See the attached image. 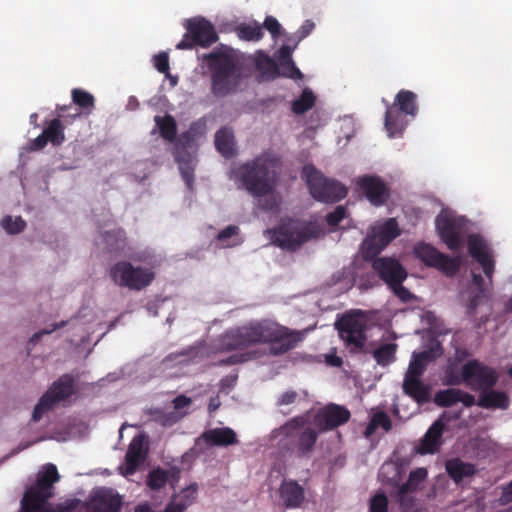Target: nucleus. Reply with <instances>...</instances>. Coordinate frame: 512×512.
I'll return each instance as SVG.
<instances>
[{
  "mask_svg": "<svg viewBox=\"0 0 512 512\" xmlns=\"http://www.w3.org/2000/svg\"><path fill=\"white\" fill-rule=\"evenodd\" d=\"M75 393V379L71 374H63L54 381L35 405L32 420L38 422L43 415L60 402L66 401Z\"/></svg>",
  "mask_w": 512,
  "mask_h": 512,
  "instance_id": "obj_8",
  "label": "nucleus"
},
{
  "mask_svg": "<svg viewBox=\"0 0 512 512\" xmlns=\"http://www.w3.org/2000/svg\"><path fill=\"white\" fill-rule=\"evenodd\" d=\"M372 268L378 274L379 278L388 286L395 282H404L407 278V271L402 264L394 258H375L372 261Z\"/></svg>",
  "mask_w": 512,
  "mask_h": 512,
  "instance_id": "obj_18",
  "label": "nucleus"
},
{
  "mask_svg": "<svg viewBox=\"0 0 512 512\" xmlns=\"http://www.w3.org/2000/svg\"><path fill=\"white\" fill-rule=\"evenodd\" d=\"M385 128L389 137L400 134L406 125L405 113L398 109L395 105H388L385 113Z\"/></svg>",
  "mask_w": 512,
  "mask_h": 512,
  "instance_id": "obj_27",
  "label": "nucleus"
},
{
  "mask_svg": "<svg viewBox=\"0 0 512 512\" xmlns=\"http://www.w3.org/2000/svg\"><path fill=\"white\" fill-rule=\"evenodd\" d=\"M433 359L431 351L414 353L405 376L420 378L425 371L426 364Z\"/></svg>",
  "mask_w": 512,
  "mask_h": 512,
  "instance_id": "obj_35",
  "label": "nucleus"
},
{
  "mask_svg": "<svg viewBox=\"0 0 512 512\" xmlns=\"http://www.w3.org/2000/svg\"><path fill=\"white\" fill-rule=\"evenodd\" d=\"M403 282L399 283H393L392 285H389V287L392 289L394 294L401 299L403 302H408L413 298V295L411 292L402 285Z\"/></svg>",
  "mask_w": 512,
  "mask_h": 512,
  "instance_id": "obj_55",
  "label": "nucleus"
},
{
  "mask_svg": "<svg viewBox=\"0 0 512 512\" xmlns=\"http://www.w3.org/2000/svg\"><path fill=\"white\" fill-rule=\"evenodd\" d=\"M500 500L502 504H508L512 502V481L503 488Z\"/></svg>",
  "mask_w": 512,
  "mask_h": 512,
  "instance_id": "obj_63",
  "label": "nucleus"
},
{
  "mask_svg": "<svg viewBox=\"0 0 512 512\" xmlns=\"http://www.w3.org/2000/svg\"><path fill=\"white\" fill-rule=\"evenodd\" d=\"M203 60L211 72V93L224 98L238 90L242 79L241 64L233 49L221 45L204 54Z\"/></svg>",
  "mask_w": 512,
  "mask_h": 512,
  "instance_id": "obj_3",
  "label": "nucleus"
},
{
  "mask_svg": "<svg viewBox=\"0 0 512 512\" xmlns=\"http://www.w3.org/2000/svg\"><path fill=\"white\" fill-rule=\"evenodd\" d=\"M306 331L291 330L269 319L250 321L226 330L218 339V351L244 350L257 344H270L273 355H282L301 343Z\"/></svg>",
  "mask_w": 512,
  "mask_h": 512,
  "instance_id": "obj_1",
  "label": "nucleus"
},
{
  "mask_svg": "<svg viewBox=\"0 0 512 512\" xmlns=\"http://www.w3.org/2000/svg\"><path fill=\"white\" fill-rule=\"evenodd\" d=\"M371 234L382 244L387 246L401 234L398 222L395 218L387 219L383 224L375 226Z\"/></svg>",
  "mask_w": 512,
  "mask_h": 512,
  "instance_id": "obj_26",
  "label": "nucleus"
},
{
  "mask_svg": "<svg viewBox=\"0 0 512 512\" xmlns=\"http://www.w3.org/2000/svg\"><path fill=\"white\" fill-rule=\"evenodd\" d=\"M71 97L73 103L80 107L87 115H89L95 108V98L86 90L81 88H74L71 91Z\"/></svg>",
  "mask_w": 512,
  "mask_h": 512,
  "instance_id": "obj_36",
  "label": "nucleus"
},
{
  "mask_svg": "<svg viewBox=\"0 0 512 512\" xmlns=\"http://www.w3.org/2000/svg\"><path fill=\"white\" fill-rule=\"evenodd\" d=\"M350 411L338 404H328L318 410L314 416V424L319 432L333 430L349 421Z\"/></svg>",
  "mask_w": 512,
  "mask_h": 512,
  "instance_id": "obj_16",
  "label": "nucleus"
},
{
  "mask_svg": "<svg viewBox=\"0 0 512 512\" xmlns=\"http://www.w3.org/2000/svg\"><path fill=\"white\" fill-rule=\"evenodd\" d=\"M396 350L395 343L382 344L373 351V358L379 365L386 366L395 360Z\"/></svg>",
  "mask_w": 512,
  "mask_h": 512,
  "instance_id": "obj_38",
  "label": "nucleus"
},
{
  "mask_svg": "<svg viewBox=\"0 0 512 512\" xmlns=\"http://www.w3.org/2000/svg\"><path fill=\"white\" fill-rule=\"evenodd\" d=\"M154 66L160 73L169 72V57L165 52H161L154 57Z\"/></svg>",
  "mask_w": 512,
  "mask_h": 512,
  "instance_id": "obj_56",
  "label": "nucleus"
},
{
  "mask_svg": "<svg viewBox=\"0 0 512 512\" xmlns=\"http://www.w3.org/2000/svg\"><path fill=\"white\" fill-rule=\"evenodd\" d=\"M174 408L179 410L183 409L191 404V399L185 395H179L173 400Z\"/></svg>",
  "mask_w": 512,
  "mask_h": 512,
  "instance_id": "obj_62",
  "label": "nucleus"
},
{
  "mask_svg": "<svg viewBox=\"0 0 512 512\" xmlns=\"http://www.w3.org/2000/svg\"><path fill=\"white\" fill-rule=\"evenodd\" d=\"M64 130L65 126L59 118L50 120L42 133L31 143V149L41 150L48 143H51L55 147L61 146L66 140Z\"/></svg>",
  "mask_w": 512,
  "mask_h": 512,
  "instance_id": "obj_21",
  "label": "nucleus"
},
{
  "mask_svg": "<svg viewBox=\"0 0 512 512\" xmlns=\"http://www.w3.org/2000/svg\"><path fill=\"white\" fill-rule=\"evenodd\" d=\"M272 243L276 246L295 251L304 243L319 238L323 230L315 222H302L300 220L285 218L280 224L268 230Z\"/></svg>",
  "mask_w": 512,
  "mask_h": 512,
  "instance_id": "obj_4",
  "label": "nucleus"
},
{
  "mask_svg": "<svg viewBox=\"0 0 512 512\" xmlns=\"http://www.w3.org/2000/svg\"><path fill=\"white\" fill-rule=\"evenodd\" d=\"M316 97L312 90L305 88L298 99L292 103V111L301 115L310 110L315 105Z\"/></svg>",
  "mask_w": 512,
  "mask_h": 512,
  "instance_id": "obj_39",
  "label": "nucleus"
},
{
  "mask_svg": "<svg viewBox=\"0 0 512 512\" xmlns=\"http://www.w3.org/2000/svg\"><path fill=\"white\" fill-rule=\"evenodd\" d=\"M264 28L269 31L272 38L276 39L281 35V25L273 16H267L263 23Z\"/></svg>",
  "mask_w": 512,
  "mask_h": 512,
  "instance_id": "obj_54",
  "label": "nucleus"
},
{
  "mask_svg": "<svg viewBox=\"0 0 512 512\" xmlns=\"http://www.w3.org/2000/svg\"><path fill=\"white\" fill-rule=\"evenodd\" d=\"M238 36L246 41H259L264 33L262 27L255 24H243L237 28Z\"/></svg>",
  "mask_w": 512,
  "mask_h": 512,
  "instance_id": "obj_43",
  "label": "nucleus"
},
{
  "mask_svg": "<svg viewBox=\"0 0 512 512\" xmlns=\"http://www.w3.org/2000/svg\"><path fill=\"white\" fill-rule=\"evenodd\" d=\"M345 216L346 208L339 205L332 212L326 215V222L330 227H335L345 218Z\"/></svg>",
  "mask_w": 512,
  "mask_h": 512,
  "instance_id": "obj_53",
  "label": "nucleus"
},
{
  "mask_svg": "<svg viewBox=\"0 0 512 512\" xmlns=\"http://www.w3.org/2000/svg\"><path fill=\"white\" fill-rule=\"evenodd\" d=\"M197 491L198 485L196 483L189 485L188 487L181 490L178 495V501L182 504H185V507L188 508L196 500Z\"/></svg>",
  "mask_w": 512,
  "mask_h": 512,
  "instance_id": "obj_49",
  "label": "nucleus"
},
{
  "mask_svg": "<svg viewBox=\"0 0 512 512\" xmlns=\"http://www.w3.org/2000/svg\"><path fill=\"white\" fill-rule=\"evenodd\" d=\"M185 28L186 33L176 45L179 50L193 49L196 46L208 48L219 39L213 24L203 17L188 19Z\"/></svg>",
  "mask_w": 512,
  "mask_h": 512,
  "instance_id": "obj_9",
  "label": "nucleus"
},
{
  "mask_svg": "<svg viewBox=\"0 0 512 512\" xmlns=\"http://www.w3.org/2000/svg\"><path fill=\"white\" fill-rule=\"evenodd\" d=\"M371 420L373 427H382L385 431H389L392 428V421L384 411L374 413Z\"/></svg>",
  "mask_w": 512,
  "mask_h": 512,
  "instance_id": "obj_52",
  "label": "nucleus"
},
{
  "mask_svg": "<svg viewBox=\"0 0 512 512\" xmlns=\"http://www.w3.org/2000/svg\"><path fill=\"white\" fill-rule=\"evenodd\" d=\"M315 28V23L311 20H306L297 30V32L287 38V42H295V46L299 44L304 38H306Z\"/></svg>",
  "mask_w": 512,
  "mask_h": 512,
  "instance_id": "obj_48",
  "label": "nucleus"
},
{
  "mask_svg": "<svg viewBox=\"0 0 512 512\" xmlns=\"http://www.w3.org/2000/svg\"><path fill=\"white\" fill-rule=\"evenodd\" d=\"M237 443V435L232 428H212L204 431L195 439L194 450L198 453H204L209 447H227Z\"/></svg>",
  "mask_w": 512,
  "mask_h": 512,
  "instance_id": "obj_15",
  "label": "nucleus"
},
{
  "mask_svg": "<svg viewBox=\"0 0 512 512\" xmlns=\"http://www.w3.org/2000/svg\"><path fill=\"white\" fill-rule=\"evenodd\" d=\"M281 158L264 152L232 171V178L255 198L273 194L280 180Z\"/></svg>",
  "mask_w": 512,
  "mask_h": 512,
  "instance_id": "obj_2",
  "label": "nucleus"
},
{
  "mask_svg": "<svg viewBox=\"0 0 512 512\" xmlns=\"http://www.w3.org/2000/svg\"><path fill=\"white\" fill-rule=\"evenodd\" d=\"M169 480L168 472L162 468L151 470L147 476L146 484L151 490H159L167 484Z\"/></svg>",
  "mask_w": 512,
  "mask_h": 512,
  "instance_id": "obj_41",
  "label": "nucleus"
},
{
  "mask_svg": "<svg viewBox=\"0 0 512 512\" xmlns=\"http://www.w3.org/2000/svg\"><path fill=\"white\" fill-rule=\"evenodd\" d=\"M369 512H388V498L384 492H378L371 498Z\"/></svg>",
  "mask_w": 512,
  "mask_h": 512,
  "instance_id": "obj_46",
  "label": "nucleus"
},
{
  "mask_svg": "<svg viewBox=\"0 0 512 512\" xmlns=\"http://www.w3.org/2000/svg\"><path fill=\"white\" fill-rule=\"evenodd\" d=\"M359 190L376 207L384 205L390 197V188L376 175H364L357 180Z\"/></svg>",
  "mask_w": 512,
  "mask_h": 512,
  "instance_id": "obj_17",
  "label": "nucleus"
},
{
  "mask_svg": "<svg viewBox=\"0 0 512 512\" xmlns=\"http://www.w3.org/2000/svg\"><path fill=\"white\" fill-rule=\"evenodd\" d=\"M184 354L189 356V358L192 359V360H195V359H198V358L202 359L205 356H207V350H206L205 345L199 344V345L191 347Z\"/></svg>",
  "mask_w": 512,
  "mask_h": 512,
  "instance_id": "obj_58",
  "label": "nucleus"
},
{
  "mask_svg": "<svg viewBox=\"0 0 512 512\" xmlns=\"http://www.w3.org/2000/svg\"><path fill=\"white\" fill-rule=\"evenodd\" d=\"M105 249L109 253H120L126 246V233L122 228H116L102 233Z\"/></svg>",
  "mask_w": 512,
  "mask_h": 512,
  "instance_id": "obj_31",
  "label": "nucleus"
},
{
  "mask_svg": "<svg viewBox=\"0 0 512 512\" xmlns=\"http://www.w3.org/2000/svg\"><path fill=\"white\" fill-rule=\"evenodd\" d=\"M459 359L450 358L444 369V383L451 386L465 384L464 365L461 369L458 366Z\"/></svg>",
  "mask_w": 512,
  "mask_h": 512,
  "instance_id": "obj_34",
  "label": "nucleus"
},
{
  "mask_svg": "<svg viewBox=\"0 0 512 512\" xmlns=\"http://www.w3.org/2000/svg\"><path fill=\"white\" fill-rule=\"evenodd\" d=\"M434 402L439 407H450L458 402L463 403L465 407H472L476 404V399L472 394L463 390L448 388L438 391L435 394Z\"/></svg>",
  "mask_w": 512,
  "mask_h": 512,
  "instance_id": "obj_23",
  "label": "nucleus"
},
{
  "mask_svg": "<svg viewBox=\"0 0 512 512\" xmlns=\"http://www.w3.org/2000/svg\"><path fill=\"white\" fill-rule=\"evenodd\" d=\"M411 489L402 491V485L398 487L396 500L399 503L402 512H414L416 507V498L412 495Z\"/></svg>",
  "mask_w": 512,
  "mask_h": 512,
  "instance_id": "obj_42",
  "label": "nucleus"
},
{
  "mask_svg": "<svg viewBox=\"0 0 512 512\" xmlns=\"http://www.w3.org/2000/svg\"><path fill=\"white\" fill-rule=\"evenodd\" d=\"M279 494L286 508H298L305 499L304 488L295 480H284L280 485Z\"/></svg>",
  "mask_w": 512,
  "mask_h": 512,
  "instance_id": "obj_24",
  "label": "nucleus"
},
{
  "mask_svg": "<svg viewBox=\"0 0 512 512\" xmlns=\"http://www.w3.org/2000/svg\"><path fill=\"white\" fill-rule=\"evenodd\" d=\"M278 67H279L280 76L291 78V79L302 78V73L296 67L293 60L278 63Z\"/></svg>",
  "mask_w": 512,
  "mask_h": 512,
  "instance_id": "obj_47",
  "label": "nucleus"
},
{
  "mask_svg": "<svg viewBox=\"0 0 512 512\" xmlns=\"http://www.w3.org/2000/svg\"><path fill=\"white\" fill-rule=\"evenodd\" d=\"M186 509L185 504H182L177 500L176 502L169 503L164 512H183Z\"/></svg>",
  "mask_w": 512,
  "mask_h": 512,
  "instance_id": "obj_64",
  "label": "nucleus"
},
{
  "mask_svg": "<svg viewBox=\"0 0 512 512\" xmlns=\"http://www.w3.org/2000/svg\"><path fill=\"white\" fill-rule=\"evenodd\" d=\"M52 497H47L43 503L44 507L48 510V512H72L78 508L80 504V500L77 498L67 499L64 502H60L52 507V505L48 502Z\"/></svg>",
  "mask_w": 512,
  "mask_h": 512,
  "instance_id": "obj_45",
  "label": "nucleus"
},
{
  "mask_svg": "<svg viewBox=\"0 0 512 512\" xmlns=\"http://www.w3.org/2000/svg\"><path fill=\"white\" fill-rule=\"evenodd\" d=\"M308 420L304 416H297L279 428V434L292 438L291 444L298 457L309 455L315 446L319 436V431L314 428L304 426Z\"/></svg>",
  "mask_w": 512,
  "mask_h": 512,
  "instance_id": "obj_7",
  "label": "nucleus"
},
{
  "mask_svg": "<svg viewBox=\"0 0 512 512\" xmlns=\"http://www.w3.org/2000/svg\"><path fill=\"white\" fill-rule=\"evenodd\" d=\"M296 47L295 42H288L287 44H284L277 52L278 62L282 63L292 60V52Z\"/></svg>",
  "mask_w": 512,
  "mask_h": 512,
  "instance_id": "obj_57",
  "label": "nucleus"
},
{
  "mask_svg": "<svg viewBox=\"0 0 512 512\" xmlns=\"http://www.w3.org/2000/svg\"><path fill=\"white\" fill-rule=\"evenodd\" d=\"M339 336L356 350H361L366 341V322L356 314H345L337 323Z\"/></svg>",
  "mask_w": 512,
  "mask_h": 512,
  "instance_id": "obj_13",
  "label": "nucleus"
},
{
  "mask_svg": "<svg viewBox=\"0 0 512 512\" xmlns=\"http://www.w3.org/2000/svg\"><path fill=\"white\" fill-rule=\"evenodd\" d=\"M109 276L115 285L140 291L148 287L155 279L151 268L134 266L129 261H119L109 270Z\"/></svg>",
  "mask_w": 512,
  "mask_h": 512,
  "instance_id": "obj_6",
  "label": "nucleus"
},
{
  "mask_svg": "<svg viewBox=\"0 0 512 512\" xmlns=\"http://www.w3.org/2000/svg\"><path fill=\"white\" fill-rule=\"evenodd\" d=\"M257 70L269 79H275L280 76L278 63L268 55H259L256 59Z\"/></svg>",
  "mask_w": 512,
  "mask_h": 512,
  "instance_id": "obj_37",
  "label": "nucleus"
},
{
  "mask_svg": "<svg viewBox=\"0 0 512 512\" xmlns=\"http://www.w3.org/2000/svg\"><path fill=\"white\" fill-rule=\"evenodd\" d=\"M476 404L485 409L505 410L510 405V399L505 392L493 390V388H491L480 392Z\"/></svg>",
  "mask_w": 512,
  "mask_h": 512,
  "instance_id": "obj_25",
  "label": "nucleus"
},
{
  "mask_svg": "<svg viewBox=\"0 0 512 512\" xmlns=\"http://www.w3.org/2000/svg\"><path fill=\"white\" fill-rule=\"evenodd\" d=\"M215 146L218 152L226 157L234 155V136L230 129L221 128L215 134Z\"/></svg>",
  "mask_w": 512,
  "mask_h": 512,
  "instance_id": "obj_32",
  "label": "nucleus"
},
{
  "mask_svg": "<svg viewBox=\"0 0 512 512\" xmlns=\"http://www.w3.org/2000/svg\"><path fill=\"white\" fill-rule=\"evenodd\" d=\"M436 230L451 251H457L464 244L465 227L461 219L449 214H439L435 220Z\"/></svg>",
  "mask_w": 512,
  "mask_h": 512,
  "instance_id": "obj_12",
  "label": "nucleus"
},
{
  "mask_svg": "<svg viewBox=\"0 0 512 512\" xmlns=\"http://www.w3.org/2000/svg\"><path fill=\"white\" fill-rule=\"evenodd\" d=\"M467 246L470 256L480 265L491 284L493 273L495 271V259L492 249L478 234H471L468 236Z\"/></svg>",
  "mask_w": 512,
  "mask_h": 512,
  "instance_id": "obj_14",
  "label": "nucleus"
},
{
  "mask_svg": "<svg viewBox=\"0 0 512 512\" xmlns=\"http://www.w3.org/2000/svg\"><path fill=\"white\" fill-rule=\"evenodd\" d=\"M256 358V352H247L244 354H234L219 361L218 365L230 366L243 363Z\"/></svg>",
  "mask_w": 512,
  "mask_h": 512,
  "instance_id": "obj_50",
  "label": "nucleus"
},
{
  "mask_svg": "<svg viewBox=\"0 0 512 512\" xmlns=\"http://www.w3.org/2000/svg\"><path fill=\"white\" fill-rule=\"evenodd\" d=\"M465 385L473 391L493 388L499 379L497 371L477 359L468 360L464 364Z\"/></svg>",
  "mask_w": 512,
  "mask_h": 512,
  "instance_id": "obj_11",
  "label": "nucleus"
},
{
  "mask_svg": "<svg viewBox=\"0 0 512 512\" xmlns=\"http://www.w3.org/2000/svg\"><path fill=\"white\" fill-rule=\"evenodd\" d=\"M154 121L161 137L170 143L174 142L177 135V124L173 116L170 114H166L165 116L156 115Z\"/></svg>",
  "mask_w": 512,
  "mask_h": 512,
  "instance_id": "obj_33",
  "label": "nucleus"
},
{
  "mask_svg": "<svg viewBox=\"0 0 512 512\" xmlns=\"http://www.w3.org/2000/svg\"><path fill=\"white\" fill-rule=\"evenodd\" d=\"M426 477L427 470L425 468H417L412 470L409 474L408 480L402 484V491L411 489V491L416 492Z\"/></svg>",
  "mask_w": 512,
  "mask_h": 512,
  "instance_id": "obj_44",
  "label": "nucleus"
},
{
  "mask_svg": "<svg viewBox=\"0 0 512 512\" xmlns=\"http://www.w3.org/2000/svg\"><path fill=\"white\" fill-rule=\"evenodd\" d=\"M309 193L318 202L335 203L347 195L346 187L335 179L326 177L313 164H306L301 171Z\"/></svg>",
  "mask_w": 512,
  "mask_h": 512,
  "instance_id": "obj_5",
  "label": "nucleus"
},
{
  "mask_svg": "<svg viewBox=\"0 0 512 512\" xmlns=\"http://www.w3.org/2000/svg\"><path fill=\"white\" fill-rule=\"evenodd\" d=\"M385 248L380 242L371 234L368 236L362 244V255L365 260L373 261L375 258H379L378 255Z\"/></svg>",
  "mask_w": 512,
  "mask_h": 512,
  "instance_id": "obj_40",
  "label": "nucleus"
},
{
  "mask_svg": "<svg viewBox=\"0 0 512 512\" xmlns=\"http://www.w3.org/2000/svg\"><path fill=\"white\" fill-rule=\"evenodd\" d=\"M445 468L448 476L457 484L464 478L473 476L476 473L473 464L466 463L459 458L448 460Z\"/></svg>",
  "mask_w": 512,
  "mask_h": 512,
  "instance_id": "obj_28",
  "label": "nucleus"
},
{
  "mask_svg": "<svg viewBox=\"0 0 512 512\" xmlns=\"http://www.w3.org/2000/svg\"><path fill=\"white\" fill-rule=\"evenodd\" d=\"M450 417L444 412L427 430L422 442V453L433 454L438 452L442 444V435L445 429V424L450 421Z\"/></svg>",
  "mask_w": 512,
  "mask_h": 512,
  "instance_id": "obj_22",
  "label": "nucleus"
},
{
  "mask_svg": "<svg viewBox=\"0 0 512 512\" xmlns=\"http://www.w3.org/2000/svg\"><path fill=\"white\" fill-rule=\"evenodd\" d=\"M66 325V322L65 321H61L60 323H56L53 325L52 329L50 330H42V331H39L37 333H35L31 338H30V342H34L36 343L37 341L40 340V338L44 335V334H50L52 333L53 331H55L56 329H59V328H62Z\"/></svg>",
  "mask_w": 512,
  "mask_h": 512,
  "instance_id": "obj_61",
  "label": "nucleus"
},
{
  "mask_svg": "<svg viewBox=\"0 0 512 512\" xmlns=\"http://www.w3.org/2000/svg\"><path fill=\"white\" fill-rule=\"evenodd\" d=\"M122 498L112 489L101 488L94 492L88 505V512H120Z\"/></svg>",
  "mask_w": 512,
  "mask_h": 512,
  "instance_id": "obj_20",
  "label": "nucleus"
},
{
  "mask_svg": "<svg viewBox=\"0 0 512 512\" xmlns=\"http://www.w3.org/2000/svg\"><path fill=\"white\" fill-rule=\"evenodd\" d=\"M3 226L9 233H20L25 229L26 223L21 217L12 219L11 216H6L3 219Z\"/></svg>",
  "mask_w": 512,
  "mask_h": 512,
  "instance_id": "obj_51",
  "label": "nucleus"
},
{
  "mask_svg": "<svg viewBox=\"0 0 512 512\" xmlns=\"http://www.w3.org/2000/svg\"><path fill=\"white\" fill-rule=\"evenodd\" d=\"M148 447L145 445L144 435H137L131 440L125 454V466L122 474L133 475L139 466L146 460Z\"/></svg>",
  "mask_w": 512,
  "mask_h": 512,
  "instance_id": "obj_19",
  "label": "nucleus"
},
{
  "mask_svg": "<svg viewBox=\"0 0 512 512\" xmlns=\"http://www.w3.org/2000/svg\"><path fill=\"white\" fill-rule=\"evenodd\" d=\"M297 397H298L297 392H295L293 390L286 391V392L282 393L280 395V397L278 398L277 405L282 406V405L292 404L296 401Z\"/></svg>",
  "mask_w": 512,
  "mask_h": 512,
  "instance_id": "obj_60",
  "label": "nucleus"
},
{
  "mask_svg": "<svg viewBox=\"0 0 512 512\" xmlns=\"http://www.w3.org/2000/svg\"><path fill=\"white\" fill-rule=\"evenodd\" d=\"M414 254L426 266L436 268L448 277L456 275L462 265L461 256L450 257L424 242L414 247Z\"/></svg>",
  "mask_w": 512,
  "mask_h": 512,
  "instance_id": "obj_10",
  "label": "nucleus"
},
{
  "mask_svg": "<svg viewBox=\"0 0 512 512\" xmlns=\"http://www.w3.org/2000/svg\"><path fill=\"white\" fill-rule=\"evenodd\" d=\"M393 105L403 111L405 115L415 117L418 113L417 95L410 90H400L395 96Z\"/></svg>",
  "mask_w": 512,
  "mask_h": 512,
  "instance_id": "obj_30",
  "label": "nucleus"
},
{
  "mask_svg": "<svg viewBox=\"0 0 512 512\" xmlns=\"http://www.w3.org/2000/svg\"><path fill=\"white\" fill-rule=\"evenodd\" d=\"M239 234V227L236 225H229L225 229L219 232L217 239L220 242H225L227 239L231 238L232 236H236Z\"/></svg>",
  "mask_w": 512,
  "mask_h": 512,
  "instance_id": "obj_59",
  "label": "nucleus"
},
{
  "mask_svg": "<svg viewBox=\"0 0 512 512\" xmlns=\"http://www.w3.org/2000/svg\"><path fill=\"white\" fill-rule=\"evenodd\" d=\"M403 390L419 403L428 401L430 397L428 388L416 377L405 376Z\"/></svg>",
  "mask_w": 512,
  "mask_h": 512,
  "instance_id": "obj_29",
  "label": "nucleus"
}]
</instances>
